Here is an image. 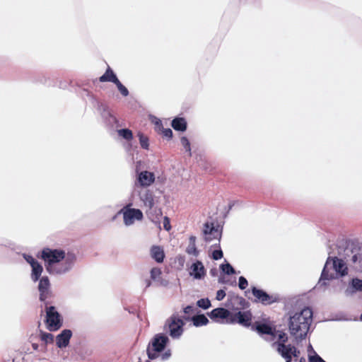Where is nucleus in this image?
Returning <instances> with one entry per match:
<instances>
[{
  "instance_id": "79ce46f5",
  "label": "nucleus",
  "mask_w": 362,
  "mask_h": 362,
  "mask_svg": "<svg viewBox=\"0 0 362 362\" xmlns=\"http://www.w3.org/2000/svg\"><path fill=\"white\" fill-rule=\"evenodd\" d=\"M163 228L166 230H170L171 228L170 223V219L168 217L165 216L163 218Z\"/></svg>"
},
{
  "instance_id": "1a4fd4ad",
  "label": "nucleus",
  "mask_w": 362,
  "mask_h": 362,
  "mask_svg": "<svg viewBox=\"0 0 362 362\" xmlns=\"http://www.w3.org/2000/svg\"><path fill=\"white\" fill-rule=\"evenodd\" d=\"M38 281L37 288L40 293V300L42 302L46 303V300L52 296L49 279L48 276H44Z\"/></svg>"
},
{
  "instance_id": "5701e85b",
  "label": "nucleus",
  "mask_w": 362,
  "mask_h": 362,
  "mask_svg": "<svg viewBox=\"0 0 362 362\" xmlns=\"http://www.w3.org/2000/svg\"><path fill=\"white\" fill-rule=\"evenodd\" d=\"M276 338H277V341L272 344L273 348L276 347L277 344H286V342L288 341L287 334L282 331L276 330L275 337L273 339H271V341Z\"/></svg>"
},
{
  "instance_id": "c03bdc74",
  "label": "nucleus",
  "mask_w": 362,
  "mask_h": 362,
  "mask_svg": "<svg viewBox=\"0 0 362 362\" xmlns=\"http://www.w3.org/2000/svg\"><path fill=\"white\" fill-rule=\"evenodd\" d=\"M163 134L165 137L169 139H170L173 136V131L170 129H164Z\"/></svg>"
},
{
  "instance_id": "37998d69",
  "label": "nucleus",
  "mask_w": 362,
  "mask_h": 362,
  "mask_svg": "<svg viewBox=\"0 0 362 362\" xmlns=\"http://www.w3.org/2000/svg\"><path fill=\"white\" fill-rule=\"evenodd\" d=\"M225 296H226V292L223 290L221 289L217 291L216 298L218 300H221L225 298Z\"/></svg>"
},
{
  "instance_id": "a19ab883",
  "label": "nucleus",
  "mask_w": 362,
  "mask_h": 362,
  "mask_svg": "<svg viewBox=\"0 0 362 362\" xmlns=\"http://www.w3.org/2000/svg\"><path fill=\"white\" fill-rule=\"evenodd\" d=\"M183 312L186 315L192 314L195 312V308L192 305H187L184 308Z\"/></svg>"
},
{
  "instance_id": "a211bd4d",
  "label": "nucleus",
  "mask_w": 362,
  "mask_h": 362,
  "mask_svg": "<svg viewBox=\"0 0 362 362\" xmlns=\"http://www.w3.org/2000/svg\"><path fill=\"white\" fill-rule=\"evenodd\" d=\"M255 329L261 335L266 334L267 340H271L275 337L276 329L264 323H257Z\"/></svg>"
},
{
  "instance_id": "58836bf2",
  "label": "nucleus",
  "mask_w": 362,
  "mask_h": 362,
  "mask_svg": "<svg viewBox=\"0 0 362 362\" xmlns=\"http://www.w3.org/2000/svg\"><path fill=\"white\" fill-rule=\"evenodd\" d=\"M223 257V252L221 249L215 250L212 252V258L215 260L220 259Z\"/></svg>"
},
{
  "instance_id": "393cba45",
  "label": "nucleus",
  "mask_w": 362,
  "mask_h": 362,
  "mask_svg": "<svg viewBox=\"0 0 362 362\" xmlns=\"http://www.w3.org/2000/svg\"><path fill=\"white\" fill-rule=\"evenodd\" d=\"M195 242L196 238L194 236H190L189 239V245L186 249V252L189 255L197 257L199 255V250L197 249Z\"/></svg>"
},
{
  "instance_id": "dca6fc26",
  "label": "nucleus",
  "mask_w": 362,
  "mask_h": 362,
  "mask_svg": "<svg viewBox=\"0 0 362 362\" xmlns=\"http://www.w3.org/2000/svg\"><path fill=\"white\" fill-rule=\"evenodd\" d=\"M98 110L100 112L101 117L109 125H114L117 123V119L116 117L111 113L109 107L105 104H100L98 105Z\"/></svg>"
},
{
  "instance_id": "c85d7f7f",
  "label": "nucleus",
  "mask_w": 362,
  "mask_h": 362,
  "mask_svg": "<svg viewBox=\"0 0 362 362\" xmlns=\"http://www.w3.org/2000/svg\"><path fill=\"white\" fill-rule=\"evenodd\" d=\"M138 136L139 139V143L141 144V146L144 149H148V146H149L148 137L146 136H145L144 134H142L141 132L138 133Z\"/></svg>"
},
{
  "instance_id": "4468645a",
  "label": "nucleus",
  "mask_w": 362,
  "mask_h": 362,
  "mask_svg": "<svg viewBox=\"0 0 362 362\" xmlns=\"http://www.w3.org/2000/svg\"><path fill=\"white\" fill-rule=\"evenodd\" d=\"M206 274V270L201 261H196L189 268V275L195 279H202Z\"/></svg>"
},
{
  "instance_id": "e433bc0d",
  "label": "nucleus",
  "mask_w": 362,
  "mask_h": 362,
  "mask_svg": "<svg viewBox=\"0 0 362 362\" xmlns=\"http://www.w3.org/2000/svg\"><path fill=\"white\" fill-rule=\"evenodd\" d=\"M23 258L30 265V267L38 262L36 259L30 255L24 254Z\"/></svg>"
},
{
  "instance_id": "de8ad7c7",
  "label": "nucleus",
  "mask_w": 362,
  "mask_h": 362,
  "mask_svg": "<svg viewBox=\"0 0 362 362\" xmlns=\"http://www.w3.org/2000/svg\"><path fill=\"white\" fill-rule=\"evenodd\" d=\"M216 272H216V269H211V270L210 271V273H211V274L212 276H215V275H216Z\"/></svg>"
},
{
  "instance_id": "cd10ccee",
  "label": "nucleus",
  "mask_w": 362,
  "mask_h": 362,
  "mask_svg": "<svg viewBox=\"0 0 362 362\" xmlns=\"http://www.w3.org/2000/svg\"><path fill=\"white\" fill-rule=\"evenodd\" d=\"M118 135L127 141H130L133 139L132 132L129 129H121L117 130Z\"/></svg>"
},
{
  "instance_id": "0eeeda50",
  "label": "nucleus",
  "mask_w": 362,
  "mask_h": 362,
  "mask_svg": "<svg viewBox=\"0 0 362 362\" xmlns=\"http://www.w3.org/2000/svg\"><path fill=\"white\" fill-rule=\"evenodd\" d=\"M45 312L47 328L50 331L58 330L62 325V319L61 315L57 312L56 308L52 305H47L45 303Z\"/></svg>"
},
{
  "instance_id": "a18cd8bd",
  "label": "nucleus",
  "mask_w": 362,
  "mask_h": 362,
  "mask_svg": "<svg viewBox=\"0 0 362 362\" xmlns=\"http://www.w3.org/2000/svg\"><path fill=\"white\" fill-rule=\"evenodd\" d=\"M171 356V352L170 350H168L166 351H165L162 355H161V358L163 361H165V360H168Z\"/></svg>"
},
{
  "instance_id": "2eb2a0df",
  "label": "nucleus",
  "mask_w": 362,
  "mask_h": 362,
  "mask_svg": "<svg viewBox=\"0 0 362 362\" xmlns=\"http://www.w3.org/2000/svg\"><path fill=\"white\" fill-rule=\"evenodd\" d=\"M71 336V330L68 329L62 330L56 337V344L57 347L60 349L66 348L69 344Z\"/></svg>"
},
{
  "instance_id": "7ed1b4c3",
  "label": "nucleus",
  "mask_w": 362,
  "mask_h": 362,
  "mask_svg": "<svg viewBox=\"0 0 362 362\" xmlns=\"http://www.w3.org/2000/svg\"><path fill=\"white\" fill-rule=\"evenodd\" d=\"M348 274V267L344 261L338 257H329L322 269L320 279L317 286L323 288L327 286V281L344 276Z\"/></svg>"
},
{
  "instance_id": "6ab92c4d",
  "label": "nucleus",
  "mask_w": 362,
  "mask_h": 362,
  "mask_svg": "<svg viewBox=\"0 0 362 362\" xmlns=\"http://www.w3.org/2000/svg\"><path fill=\"white\" fill-rule=\"evenodd\" d=\"M140 199L143 202L144 206L148 209H151L154 206V196L153 192L145 189L139 192Z\"/></svg>"
},
{
  "instance_id": "b1692460",
  "label": "nucleus",
  "mask_w": 362,
  "mask_h": 362,
  "mask_svg": "<svg viewBox=\"0 0 362 362\" xmlns=\"http://www.w3.org/2000/svg\"><path fill=\"white\" fill-rule=\"evenodd\" d=\"M172 127L175 130L184 132L187 129V122L182 117H176L172 121Z\"/></svg>"
},
{
  "instance_id": "a878e982",
  "label": "nucleus",
  "mask_w": 362,
  "mask_h": 362,
  "mask_svg": "<svg viewBox=\"0 0 362 362\" xmlns=\"http://www.w3.org/2000/svg\"><path fill=\"white\" fill-rule=\"evenodd\" d=\"M357 291H362V280L358 278L353 279L350 284V288H348L346 293H354Z\"/></svg>"
},
{
  "instance_id": "f8f14e48",
  "label": "nucleus",
  "mask_w": 362,
  "mask_h": 362,
  "mask_svg": "<svg viewBox=\"0 0 362 362\" xmlns=\"http://www.w3.org/2000/svg\"><path fill=\"white\" fill-rule=\"evenodd\" d=\"M209 317L217 322H226L228 323V320L231 316L230 312L226 308H217L212 310L210 313H208Z\"/></svg>"
},
{
  "instance_id": "09e8293b",
  "label": "nucleus",
  "mask_w": 362,
  "mask_h": 362,
  "mask_svg": "<svg viewBox=\"0 0 362 362\" xmlns=\"http://www.w3.org/2000/svg\"><path fill=\"white\" fill-rule=\"evenodd\" d=\"M360 320L362 321V314L360 316Z\"/></svg>"
},
{
  "instance_id": "f704fd0d",
  "label": "nucleus",
  "mask_w": 362,
  "mask_h": 362,
  "mask_svg": "<svg viewBox=\"0 0 362 362\" xmlns=\"http://www.w3.org/2000/svg\"><path fill=\"white\" fill-rule=\"evenodd\" d=\"M41 339L45 343H52L54 341V336L50 333L43 332L41 334Z\"/></svg>"
},
{
  "instance_id": "49530a36",
  "label": "nucleus",
  "mask_w": 362,
  "mask_h": 362,
  "mask_svg": "<svg viewBox=\"0 0 362 362\" xmlns=\"http://www.w3.org/2000/svg\"><path fill=\"white\" fill-rule=\"evenodd\" d=\"M145 283H146V288H148L151 285V282L149 279H146Z\"/></svg>"
},
{
  "instance_id": "9b49d317",
  "label": "nucleus",
  "mask_w": 362,
  "mask_h": 362,
  "mask_svg": "<svg viewBox=\"0 0 362 362\" xmlns=\"http://www.w3.org/2000/svg\"><path fill=\"white\" fill-rule=\"evenodd\" d=\"M252 293L256 298V301L261 302L264 305H270L277 300L276 296L269 295L264 291L255 286L252 288Z\"/></svg>"
},
{
  "instance_id": "2f4dec72",
  "label": "nucleus",
  "mask_w": 362,
  "mask_h": 362,
  "mask_svg": "<svg viewBox=\"0 0 362 362\" xmlns=\"http://www.w3.org/2000/svg\"><path fill=\"white\" fill-rule=\"evenodd\" d=\"M115 84L123 96L126 97L129 95L128 89L119 80Z\"/></svg>"
},
{
  "instance_id": "f3484780",
  "label": "nucleus",
  "mask_w": 362,
  "mask_h": 362,
  "mask_svg": "<svg viewBox=\"0 0 362 362\" xmlns=\"http://www.w3.org/2000/svg\"><path fill=\"white\" fill-rule=\"evenodd\" d=\"M154 180V174L146 170L139 173L136 178L138 184L141 187L150 186Z\"/></svg>"
},
{
  "instance_id": "ea45409f",
  "label": "nucleus",
  "mask_w": 362,
  "mask_h": 362,
  "mask_svg": "<svg viewBox=\"0 0 362 362\" xmlns=\"http://www.w3.org/2000/svg\"><path fill=\"white\" fill-rule=\"evenodd\" d=\"M309 362H326L316 353L313 356H309Z\"/></svg>"
},
{
  "instance_id": "473e14b6",
  "label": "nucleus",
  "mask_w": 362,
  "mask_h": 362,
  "mask_svg": "<svg viewBox=\"0 0 362 362\" xmlns=\"http://www.w3.org/2000/svg\"><path fill=\"white\" fill-rule=\"evenodd\" d=\"M161 275V270L158 267H153L151 270V278L154 281H157L160 279Z\"/></svg>"
},
{
  "instance_id": "39448f33",
  "label": "nucleus",
  "mask_w": 362,
  "mask_h": 362,
  "mask_svg": "<svg viewBox=\"0 0 362 362\" xmlns=\"http://www.w3.org/2000/svg\"><path fill=\"white\" fill-rule=\"evenodd\" d=\"M169 342V339L167 335L163 333L156 334L151 339V348L148 346L147 349V354L150 359H155L158 356V354L163 351L167 344Z\"/></svg>"
},
{
  "instance_id": "f257e3e1",
  "label": "nucleus",
  "mask_w": 362,
  "mask_h": 362,
  "mask_svg": "<svg viewBox=\"0 0 362 362\" xmlns=\"http://www.w3.org/2000/svg\"><path fill=\"white\" fill-rule=\"evenodd\" d=\"M41 258L45 262L47 273L53 276H62L69 273L76 261V256L74 252L49 247L42 250Z\"/></svg>"
},
{
  "instance_id": "bb28decb",
  "label": "nucleus",
  "mask_w": 362,
  "mask_h": 362,
  "mask_svg": "<svg viewBox=\"0 0 362 362\" xmlns=\"http://www.w3.org/2000/svg\"><path fill=\"white\" fill-rule=\"evenodd\" d=\"M193 325L196 327L206 325L209 323L208 318L203 314L197 315L192 317Z\"/></svg>"
},
{
  "instance_id": "ddd939ff",
  "label": "nucleus",
  "mask_w": 362,
  "mask_h": 362,
  "mask_svg": "<svg viewBox=\"0 0 362 362\" xmlns=\"http://www.w3.org/2000/svg\"><path fill=\"white\" fill-rule=\"evenodd\" d=\"M251 314L250 312L239 311L234 315H231L228 323H239L243 326L249 327L250 325Z\"/></svg>"
},
{
  "instance_id": "6e6552de",
  "label": "nucleus",
  "mask_w": 362,
  "mask_h": 362,
  "mask_svg": "<svg viewBox=\"0 0 362 362\" xmlns=\"http://www.w3.org/2000/svg\"><path fill=\"white\" fill-rule=\"evenodd\" d=\"M286 362H291L293 357H298L300 351L291 344H277L274 347Z\"/></svg>"
},
{
  "instance_id": "c756f323",
  "label": "nucleus",
  "mask_w": 362,
  "mask_h": 362,
  "mask_svg": "<svg viewBox=\"0 0 362 362\" xmlns=\"http://www.w3.org/2000/svg\"><path fill=\"white\" fill-rule=\"evenodd\" d=\"M221 270L226 274L230 275L235 273L234 268L228 262L220 266Z\"/></svg>"
},
{
  "instance_id": "4c0bfd02",
  "label": "nucleus",
  "mask_w": 362,
  "mask_h": 362,
  "mask_svg": "<svg viewBox=\"0 0 362 362\" xmlns=\"http://www.w3.org/2000/svg\"><path fill=\"white\" fill-rule=\"evenodd\" d=\"M248 285L247 280L244 276H240L238 281V286L241 290H244Z\"/></svg>"
},
{
  "instance_id": "4be33fe9",
  "label": "nucleus",
  "mask_w": 362,
  "mask_h": 362,
  "mask_svg": "<svg viewBox=\"0 0 362 362\" xmlns=\"http://www.w3.org/2000/svg\"><path fill=\"white\" fill-rule=\"evenodd\" d=\"M119 79L114 71L108 67L103 75L100 77V82H112L115 83Z\"/></svg>"
},
{
  "instance_id": "aec40b11",
  "label": "nucleus",
  "mask_w": 362,
  "mask_h": 362,
  "mask_svg": "<svg viewBox=\"0 0 362 362\" xmlns=\"http://www.w3.org/2000/svg\"><path fill=\"white\" fill-rule=\"evenodd\" d=\"M150 254L151 257L158 263L163 262L165 253L161 247L157 245L152 246L150 250Z\"/></svg>"
},
{
  "instance_id": "f03ea898",
  "label": "nucleus",
  "mask_w": 362,
  "mask_h": 362,
  "mask_svg": "<svg viewBox=\"0 0 362 362\" xmlns=\"http://www.w3.org/2000/svg\"><path fill=\"white\" fill-rule=\"evenodd\" d=\"M313 320V311L310 308H305L300 311L291 315L288 329L291 335L297 340L305 339L308 332Z\"/></svg>"
},
{
  "instance_id": "9d476101",
  "label": "nucleus",
  "mask_w": 362,
  "mask_h": 362,
  "mask_svg": "<svg viewBox=\"0 0 362 362\" xmlns=\"http://www.w3.org/2000/svg\"><path fill=\"white\" fill-rule=\"evenodd\" d=\"M203 233L206 242H210L212 240L220 241L221 231L218 226H214V223H206L204 226Z\"/></svg>"
},
{
  "instance_id": "20e7f679",
  "label": "nucleus",
  "mask_w": 362,
  "mask_h": 362,
  "mask_svg": "<svg viewBox=\"0 0 362 362\" xmlns=\"http://www.w3.org/2000/svg\"><path fill=\"white\" fill-rule=\"evenodd\" d=\"M185 320L189 321V317H184L182 318L177 313H174L165 321L163 329L173 339H180L184 332Z\"/></svg>"
},
{
  "instance_id": "412c9836",
  "label": "nucleus",
  "mask_w": 362,
  "mask_h": 362,
  "mask_svg": "<svg viewBox=\"0 0 362 362\" xmlns=\"http://www.w3.org/2000/svg\"><path fill=\"white\" fill-rule=\"evenodd\" d=\"M31 268L32 271L30 278L33 281L36 282L40 279V276L43 272V267L42 264L39 262H37V263L34 264V265H33Z\"/></svg>"
},
{
  "instance_id": "c9c22d12",
  "label": "nucleus",
  "mask_w": 362,
  "mask_h": 362,
  "mask_svg": "<svg viewBox=\"0 0 362 362\" xmlns=\"http://www.w3.org/2000/svg\"><path fill=\"white\" fill-rule=\"evenodd\" d=\"M352 261L354 263L358 262L362 266V249L360 250L359 252L353 255Z\"/></svg>"
},
{
  "instance_id": "423d86ee",
  "label": "nucleus",
  "mask_w": 362,
  "mask_h": 362,
  "mask_svg": "<svg viewBox=\"0 0 362 362\" xmlns=\"http://www.w3.org/2000/svg\"><path fill=\"white\" fill-rule=\"evenodd\" d=\"M132 203H129L121 209L118 214H122L124 223L127 226H132L135 221H141L144 218L142 211L139 209L132 208Z\"/></svg>"
},
{
  "instance_id": "7c9ffc66",
  "label": "nucleus",
  "mask_w": 362,
  "mask_h": 362,
  "mask_svg": "<svg viewBox=\"0 0 362 362\" xmlns=\"http://www.w3.org/2000/svg\"><path fill=\"white\" fill-rule=\"evenodd\" d=\"M197 305L198 307L203 309H208L211 307V304L209 298H202L197 302Z\"/></svg>"
},
{
  "instance_id": "72a5a7b5",
  "label": "nucleus",
  "mask_w": 362,
  "mask_h": 362,
  "mask_svg": "<svg viewBox=\"0 0 362 362\" xmlns=\"http://www.w3.org/2000/svg\"><path fill=\"white\" fill-rule=\"evenodd\" d=\"M182 146L185 148V151L189 153V156H191V148L190 143L188 139L185 136H182L180 139Z\"/></svg>"
}]
</instances>
